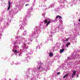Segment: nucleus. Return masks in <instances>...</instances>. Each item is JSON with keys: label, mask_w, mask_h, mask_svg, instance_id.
Segmentation results:
<instances>
[{"label": "nucleus", "mask_w": 80, "mask_h": 80, "mask_svg": "<svg viewBox=\"0 0 80 80\" xmlns=\"http://www.w3.org/2000/svg\"><path fill=\"white\" fill-rule=\"evenodd\" d=\"M8 10H7L8 11L10 9V6L11 5V3L10 2V1H8Z\"/></svg>", "instance_id": "obj_1"}, {"label": "nucleus", "mask_w": 80, "mask_h": 80, "mask_svg": "<svg viewBox=\"0 0 80 80\" xmlns=\"http://www.w3.org/2000/svg\"><path fill=\"white\" fill-rule=\"evenodd\" d=\"M76 73V71H74L72 74V77L73 78V77L75 75V74Z\"/></svg>", "instance_id": "obj_2"}, {"label": "nucleus", "mask_w": 80, "mask_h": 80, "mask_svg": "<svg viewBox=\"0 0 80 80\" xmlns=\"http://www.w3.org/2000/svg\"><path fill=\"white\" fill-rule=\"evenodd\" d=\"M49 55L50 57H52V56H53V53L51 52H49Z\"/></svg>", "instance_id": "obj_3"}, {"label": "nucleus", "mask_w": 80, "mask_h": 80, "mask_svg": "<svg viewBox=\"0 0 80 80\" xmlns=\"http://www.w3.org/2000/svg\"><path fill=\"white\" fill-rule=\"evenodd\" d=\"M64 50H65V49L64 48L61 49L60 51V53H63L64 52Z\"/></svg>", "instance_id": "obj_4"}, {"label": "nucleus", "mask_w": 80, "mask_h": 80, "mask_svg": "<svg viewBox=\"0 0 80 80\" xmlns=\"http://www.w3.org/2000/svg\"><path fill=\"white\" fill-rule=\"evenodd\" d=\"M68 76V74H67L63 76V78H66V77H67Z\"/></svg>", "instance_id": "obj_5"}, {"label": "nucleus", "mask_w": 80, "mask_h": 80, "mask_svg": "<svg viewBox=\"0 0 80 80\" xmlns=\"http://www.w3.org/2000/svg\"><path fill=\"white\" fill-rule=\"evenodd\" d=\"M58 17H59V18L60 19H62V17L59 15H58L57 17H56V18H58Z\"/></svg>", "instance_id": "obj_6"}, {"label": "nucleus", "mask_w": 80, "mask_h": 80, "mask_svg": "<svg viewBox=\"0 0 80 80\" xmlns=\"http://www.w3.org/2000/svg\"><path fill=\"white\" fill-rule=\"evenodd\" d=\"M41 66H39L37 68V70H40V68H41Z\"/></svg>", "instance_id": "obj_7"}, {"label": "nucleus", "mask_w": 80, "mask_h": 80, "mask_svg": "<svg viewBox=\"0 0 80 80\" xmlns=\"http://www.w3.org/2000/svg\"><path fill=\"white\" fill-rule=\"evenodd\" d=\"M70 45V43L69 42L66 45V47H68V45Z\"/></svg>", "instance_id": "obj_8"}, {"label": "nucleus", "mask_w": 80, "mask_h": 80, "mask_svg": "<svg viewBox=\"0 0 80 80\" xmlns=\"http://www.w3.org/2000/svg\"><path fill=\"white\" fill-rule=\"evenodd\" d=\"M50 23V21H49L47 22V25H46L47 26H48V24H49V23Z\"/></svg>", "instance_id": "obj_9"}, {"label": "nucleus", "mask_w": 80, "mask_h": 80, "mask_svg": "<svg viewBox=\"0 0 80 80\" xmlns=\"http://www.w3.org/2000/svg\"><path fill=\"white\" fill-rule=\"evenodd\" d=\"M48 22V21L47 19H45L44 21V23H47Z\"/></svg>", "instance_id": "obj_10"}, {"label": "nucleus", "mask_w": 80, "mask_h": 80, "mask_svg": "<svg viewBox=\"0 0 80 80\" xmlns=\"http://www.w3.org/2000/svg\"><path fill=\"white\" fill-rule=\"evenodd\" d=\"M70 38H67L66 39V41L67 42V41H68V40H69V39H70Z\"/></svg>", "instance_id": "obj_11"}, {"label": "nucleus", "mask_w": 80, "mask_h": 80, "mask_svg": "<svg viewBox=\"0 0 80 80\" xmlns=\"http://www.w3.org/2000/svg\"><path fill=\"white\" fill-rule=\"evenodd\" d=\"M60 72H58L57 73V75H60Z\"/></svg>", "instance_id": "obj_12"}, {"label": "nucleus", "mask_w": 80, "mask_h": 80, "mask_svg": "<svg viewBox=\"0 0 80 80\" xmlns=\"http://www.w3.org/2000/svg\"><path fill=\"white\" fill-rule=\"evenodd\" d=\"M14 52H15V53H17V50H16Z\"/></svg>", "instance_id": "obj_13"}, {"label": "nucleus", "mask_w": 80, "mask_h": 80, "mask_svg": "<svg viewBox=\"0 0 80 80\" xmlns=\"http://www.w3.org/2000/svg\"><path fill=\"white\" fill-rule=\"evenodd\" d=\"M28 4H26V5H25V6H28Z\"/></svg>", "instance_id": "obj_14"}, {"label": "nucleus", "mask_w": 80, "mask_h": 80, "mask_svg": "<svg viewBox=\"0 0 80 80\" xmlns=\"http://www.w3.org/2000/svg\"><path fill=\"white\" fill-rule=\"evenodd\" d=\"M78 21L79 22H80V19H79Z\"/></svg>", "instance_id": "obj_15"}, {"label": "nucleus", "mask_w": 80, "mask_h": 80, "mask_svg": "<svg viewBox=\"0 0 80 80\" xmlns=\"http://www.w3.org/2000/svg\"><path fill=\"white\" fill-rule=\"evenodd\" d=\"M27 48V49H28V48Z\"/></svg>", "instance_id": "obj_16"}, {"label": "nucleus", "mask_w": 80, "mask_h": 80, "mask_svg": "<svg viewBox=\"0 0 80 80\" xmlns=\"http://www.w3.org/2000/svg\"><path fill=\"white\" fill-rule=\"evenodd\" d=\"M79 69H80V68H79Z\"/></svg>", "instance_id": "obj_17"}, {"label": "nucleus", "mask_w": 80, "mask_h": 80, "mask_svg": "<svg viewBox=\"0 0 80 80\" xmlns=\"http://www.w3.org/2000/svg\"><path fill=\"white\" fill-rule=\"evenodd\" d=\"M13 52H14V51H13Z\"/></svg>", "instance_id": "obj_18"}, {"label": "nucleus", "mask_w": 80, "mask_h": 80, "mask_svg": "<svg viewBox=\"0 0 80 80\" xmlns=\"http://www.w3.org/2000/svg\"><path fill=\"white\" fill-rule=\"evenodd\" d=\"M24 45H25V44H24Z\"/></svg>", "instance_id": "obj_19"}]
</instances>
